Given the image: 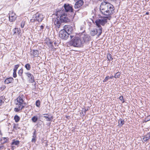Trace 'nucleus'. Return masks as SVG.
<instances>
[{
  "instance_id": "25",
  "label": "nucleus",
  "mask_w": 150,
  "mask_h": 150,
  "mask_svg": "<svg viewBox=\"0 0 150 150\" xmlns=\"http://www.w3.org/2000/svg\"><path fill=\"white\" fill-rule=\"evenodd\" d=\"M25 67L28 71L30 70L31 68V65L29 63L26 64L25 66Z\"/></svg>"
},
{
  "instance_id": "9",
  "label": "nucleus",
  "mask_w": 150,
  "mask_h": 150,
  "mask_svg": "<svg viewBox=\"0 0 150 150\" xmlns=\"http://www.w3.org/2000/svg\"><path fill=\"white\" fill-rule=\"evenodd\" d=\"M53 23L55 27L57 28H60L61 23H62L60 20V18H58V17L57 18L54 19V20H53Z\"/></svg>"
},
{
  "instance_id": "18",
  "label": "nucleus",
  "mask_w": 150,
  "mask_h": 150,
  "mask_svg": "<svg viewBox=\"0 0 150 150\" xmlns=\"http://www.w3.org/2000/svg\"><path fill=\"white\" fill-rule=\"evenodd\" d=\"M14 79L11 77L6 78L4 82L5 84H8L12 83Z\"/></svg>"
},
{
  "instance_id": "48",
  "label": "nucleus",
  "mask_w": 150,
  "mask_h": 150,
  "mask_svg": "<svg viewBox=\"0 0 150 150\" xmlns=\"http://www.w3.org/2000/svg\"><path fill=\"white\" fill-rule=\"evenodd\" d=\"M149 14V12H147L146 13V15H148Z\"/></svg>"
},
{
  "instance_id": "47",
  "label": "nucleus",
  "mask_w": 150,
  "mask_h": 150,
  "mask_svg": "<svg viewBox=\"0 0 150 150\" xmlns=\"http://www.w3.org/2000/svg\"><path fill=\"white\" fill-rule=\"evenodd\" d=\"M114 76H111L110 77V79H112L114 78Z\"/></svg>"
},
{
  "instance_id": "43",
  "label": "nucleus",
  "mask_w": 150,
  "mask_h": 150,
  "mask_svg": "<svg viewBox=\"0 0 150 150\" xmlns=\"http://www.w3.org/2000/svg\"><path fill=\"white\" fill-rule=\"evenodd\" d=\"M44 28V26L43 25H41L40 26V28L41 30H43Z\"/></svg>"
},
{
  "instance_id": "5",
  "label": "nucleus",
  "mask_w": 150,
  "mask_h": 150,
  "mask_svg": "<svg viewBox=\"0 0 150 150\" xmlns=\"http://www.w3.org/2000/svg\"><path fill=\"white\" fill-rule=\"evenodd\" d=\"M114 10H101V12L105 16V17H104L106 18L107 20H109L111 19V16L113 13V11Z\"/></svg>"
},
{
  "instance_id": "42",
  "label": "nucleus",
  "mask_w": 150,
  "mask_h": 150,
  "mask_svg": "<svg viewBox=\"0 0 150 150\" xmlns=\"http://www.w3.org/2000/svg\"><path fill=\"white\" fill-rule=\"evenodd\" d=\"M33 136H36V133L35 130L34 132L33 133Z\"/></svg>"
},
{
  "instance_id": "52",
  "label": "nucleus",
  "mask_w": 150,
  "mask_h": 150,
  "mask_svg": "<svg viewBox=\"0 0 150 150\" xmlns=\"http://www.w3.org/2000/svg\"><path fill=\"white\" fill-rule=\"evenodd\" d=\"M45 115H48V114H45Z\"/></svg>"
},
{
  "instance_id": "21",
  "label": "nucleus",
  "mask_w": 150,
  "mask_h": 150,
  "mask_svg": "<svg viewBox=\"0 0 150 150\" xmlns=\"http://www.w3.org/2000/svg\"><path fill=\"white\" fill-rule=\"evenodd\" d=\"M124 123V120L121 118L119 119L118 121V125L120 127H122Z\"/></svg>"
},
{
  "instance_id": "20",
  "label": "nucleus",
  "mask_w": 150,
  "mask_h": 150,
  "mask_svg": "<svg viewBox=\"0 0 150 150\" xmlns=\"http://www.w3.org/2000/svg\"><path fill=\"white\" fill-rule=\"evenodd\" d=\"M150 139V132L147 133L145 135L143 138V140L144 142H146Z\"/></svg>"
},
{
  "instance_id": "11",
  "label": "nucleus",
  "mask_w": 150,
  "mask_h": 150,
  "mask_svg": "<svg viewBox=\"0 0 150 150\" xmlns=\"http://www.w3.org/2000/svg\"><path fill=\"white\" fill-rule=\"evenodd\" d=\"M27 76L29 78V82L33 83L35 82L34 77L29 72L25 73Z\"/></svg>"
},
{
  "instance_id": "27",
  "label": "nucleus",
  "mask_w": 150,
  "mask_h": 150,
  "mask_svg": "<svg viewBox=\"0 0 150 150\" xmlns=\"http://www.w3.org/2000/svg\"><path fill=\"white\" fill-rule=\"evenodd\" d=\"M43 117L45 119H47L46 120L47 121H51L53 119L52 116H51L50 117H48V116H43Z\"/></svg>"
},
{
  "instance_id": "14",
  "label": "nucleus",
  "mask_w": 150,
  "mask_h": 150,
  "mask_svg": "<svg viewBox=\"0 0 150 150\" xmlns=\"http://www.w3.org/2000/svg\"><path fill=\"white\" fill-rule=\"evenodd\" d=\"M30 54L33 57H37L39 54V52L37 50H33L30 51Z\"/></svg>"
},
{
  "instance_id": "22",
  "label": "nucleus",
  "mask_w": 150,
  "mask_h": 150,
  "mask_svg": "<svg viewBox=\"0 0 150 150\" xmlns=\"http://www.w3.org/2000/svg\"><path fill=\"white\" fill-rule=\"evenodd\" d=\"M1 141H3L2 144H4L6 143H7L9 140V138L8 137H2L1 139Z\"/></svg>"
},
{
  "instance_id": "44",
  "label": "nucleus",
  "mask_w": 150,
  "mask_h": 150,
  "mask_svg": "<svg viewBox=\"0 0 150 150\" xmlns=\"http://www.w3.org/2000/svg\"><path fill=\"white\" fill-rule=\"evenodd\" d=\"M52 43H53V42L51 43V44H50L49 45H48V46L50 48V47H51V46L52 45Z\"/></svg>"
},
{
  "instance_id": "7",
  "label": "nucleus",
  "mask_w": 150,
  "mask_h": 150,
  "mask_svg": "<svg viewBox=\"0 0 150 150\" xmlns=\"http://www.w3.org/2000/svg\"><path fill=\"white\" fill-rule=\"evenodd\" d=\"M68 33L64 30H61L59 32V36L62 39L66 40L68 37Z\"/></svg>"
},
{
  "instance_id": "51",
  "label": "nucleus",
  "mask_w": 150,
  "mask_h": 150,
  "mask_svg": "<svg viewBox=\"0 0 150 150\" xmlns=\"http://www.w3.org/2000/svg\"><path fill=\"white\" fill-rule=\"evenodd\" d=\"M66 117L67 118V116H66Z\"/></svg>"
},
{
  "instance_id": "36",
  "label": "nucleus",
  "mask_w": 150,
  "mask_h": 150,
  "mask_svg": "<svg viewBox=\"0 0 150 150\" xmlns=\"http://www.w3.org/2000/svg\"><path fill=\"white\" fill-rule=\"evenodd\" d=\"M19 67V65L18 64H16L14 66V68L13 69V71H16L18 68Z\"/></svg>"
},
{
  "instance_id": "13",
  "label": "nucleus",
  "mask_w": 150,
  "mask_h": 150,
  "mask_svg": "<svg viewBox=\"0 0 150 150\" xmlns=\"http://www.w3.org/2000/svg\"><path fill=\"white\" fill-rule=\"evenodd\" d=\"M83 2L82 0H79L76 3L74 8L76 9L78 8L83 5Z\"/></svg>"
},
{
  "instance_id": "24",
  "label": "nucleus",
  "mask_w": 150,
  "mask_h": 150,
  "mask_svg": "<svg viewBox=\"0 0 150 150\" xmlns=\"http://www.w3.org/2000/svg\"><path fill=\"white\" fill-rule=\"evenodd\" d=\"M52 42L51 41L49 38H46L45 40V43L48 45L51 43Z\"/></svg>"
},
{
  "instance_id": "38",
  "label": "nucleus",
  "mask_w": 150,
  "mask_h": 150,
  "mask_svg": "<svg viewBox=\"0 0 150 150\" xmlns=\"http://www.w3.org/2000/svg\"><path fill=\"white\" fill-rule=\"evenodd\" d=\"M150 120V115L148 116L145 119V121L147 122Z\"/></svg>"
},
{
  "instance_id": "16",
  "label": "nucleus",
  "mask_w": 150,
  "mask_h": 150,
  "mask_svg": "<svg viewBox=\"0 0 150 150\" xmlns=\"http://www.w3.org/2000/svg\"><path fill=\"white\" fill-rule=\"evenodd\" d=\"M64 7V9H73L72 5L68 4H66L62 5L60 7Z\"/></svg>"
},
{
  "instance_id": "26",
  "label": "nucleus",
  "mask_w": 150,
  "mask_h": 150,
  "mask_svg": "<svg viewBox=\"0 0 150 150\" xmlns=\"http://www.w3.org/2000/svg\"><path fill=\"white\" fill-rule=\"evenodd\" d=\"M120 75L121 73L120 72L118 71L115 74L114 77L115 79L119 78Z\"/></svg>"
},
{
  "instance_id": "39",
  "label": "nucleus",
  "mask_w": 150,
  "mask_h": 150,
  "mask_svg": "<svg viewBox=\"0 0 150 150\" xmlns=\"http://www.w3.org/2000/svg\"><path fill=\"white\" fill-rule=\"evenodd\" d=\"M16 71H13V76L14 78H16L17 77Z\"/></svg>"
},
{
  "instance_id": "30",
  "label": "nucleus",
  "mask_w": 150,
  "mask_h": 150,
  "mask_svg": "<svg viewBox=\"0 0 150 150\" xmlns=\"http://www.w3.org/2000/svg\"><path fill=\"white\" fill-rule=\"evenodd\" d=\"M23 72V69L21 68L18 71V74L19 76H21Z\"/></svg>"
},
{
  "instance_id": "50",
  "label": "nucleus",
  "mask_w": 150,
  "mask_h": 150,
  "mask_svg": "<svg viewBox=\"0 0 150 150\" xmlns=\"http://www.w3.org/2000/svg\"><path fill=\"white\" fill-rule=\"evenodd\" d=\"M57 9H62L60 8H58Z\"/></svg>"
},
{
  "instance_id": "46",
  "label": "nucleus",
  "mask_w": 150,
  "mask_h": 150,
  "mask_svg": "<svg viewBox=\"0 0 150 150\" xmlns=\"http://www.w3.org/2000/svg\"><path fill=\"white\" fill-rule=\"evenodd\" d=\"M87 111V110H86L85 109H84L83 112L85 114L86 113V112Z\"/></svg>"
},
{
  "instance_id": "6",
  "label": "nucleus",
  "mask_w": 150,
  "mask_h": 150,
  "mask_svg": "<svg viewBox=\"0 0 150 150\" xmlns=\"http://www.w3.org/2000/svg\"><path fill=\"white\" fill-rule=\"evenodd\" d=\"M113 6L111 4L107 3L106 1H104L100 5V9H108L113 8Z\"/></svg>"
},
{
  "instance_id": "15",
  "label": "nucleus",
  "mask_w": 150,
  "mask_h": 150,
  "mask_svg": "<svg viewBox=\"0 0 150 150\" xmlns=\"http://www.w3.org/2000/svg\"><path fill=\"white\" fill-rule=\"evenodd\" d=\"M64 30H65L66 32L69 33L71 32L72 30V29L71 26L69 25H66L64 26Z\"/></svg>"
},
{
  "instance_id": "31",
  "label": "nucleus",
  "mask_w": 150,
  "mask_h": 150,
  "mask_svg": "<svg viewBox=\"0 0 150 150\" xmlns=\"http://www.w3.org/2000/svg\"><path fill=\"white\" fill-rule=\"evenodd\" d=\"M37 136H32V138L31 140V142L35 143L36 141Z\"/></svg>"
},
{
  "instance_id": "4",
  "label": "nucleus",
  "mask_w": 150,
  "mask_h": 150,
  "mask_svg": "<svg viewBox=\"0 0 150 150\" xmlns=\"http://www.w3.org/2000/svg\"><path fill=\"white\" fill-rule=\"evenodd\" d=\"M108 22V20L104 17H101V18L98 19L95 21V23L96 25L99 28V35H100L102 33V28L101 27L100 25L102 26H104L105 24L107 23Z\"/></svg>"
},
{
  "instance_id": "28",
  "label": "nucleus",
  "mask_w": 150,
  "mask_h": 150,
  "mask_svg": "<svg viewBox=\"0 0 150 150\" xmlns=\"http://www.w3.org/2000/svg\"><path fill=\"white\" fill-rule=\"evenodd\" d=\"M31 120L33 122H36L38 120V117L37 116H34L32 118Z\"/></svg>"
},
{
  "instance_id": "37",
  "label": "nucleus",
  "mask_w": 150,
  "mask_h": 150,
  "mask_svg": "<svg viewBox=\"0 0 150 150\" xmlns=\"http://www.w3.org/2000/svg\"><path fill=\"white\" fill-rule=\"evenodd\" d=\"M110 79V77L109 76H106L105 79L103 80V82H106L107 81Z\"/></svg>"
},
{
  "instance_id": "19",
  "label": "nucleus",
  "mask_w": 150,
  "mask_h": 150,
  "mask_svg": "<svg viewBox=\"0 0 150 150\" xmlns=\"http://www.w3.org/2000/svg\"><path fill=\"white\" fill-rule=\"evenodd\" d=\"M5 97L4 96H0V106L3 105L5 101Z\"/></svg>"
},
{
  "instance_id": "35",
  "label": "nucleus",
  "mask_w": 150,
  "mask_h": 150,
  "mask_svg": "<svg viewBox=\"0 0 150 150\" xmlns=\"http://www.w3.org/2000/svg\"><path fill=\"white\" fill-rule=\"evenodd\" d=\"M25 24V22L24 21H22L21 23V28H23Z\"/></svg>"
},
{
  "instance_id": "29",
  "label": "nucleus",
  "mask_w": 150,
  "mask_h": 150,
  "mask_svg": "<svg viewBox=\"0 0 150 150\" xmlns=\"http://www.w3.org/2000/svg\"><path fill=\"white\" fill-rule=\"evenodd\" d=\"M107 58L109 62H110V61H111L113 59V58L112 57V55L110 54H108Z\"/></svg>"
},
{
  "instance_id": "8",
  "label": "nucleus",
  "mask_w": 150,
  "mask_h": 150,
  "mask_svg": "<svg viewBox=\"0 0 150 150\" xmlns=\"http://www.w3.org/2000/svg\"><path fill=\"white\" fill-rule=\"evenodd\" d=\"M16 18V15L14 11L12 10L10 11L9 13V19L11 22L14 21Z\"/></svg>"
},
{
  "instance_id": "53",
  "label": "nucleus",
  "mask_w": 150,
  "mask_h": 150,
  "mask_svg": "<svg viewBox=\"0 0 150 150\" xmlns=\"http://www.w3.org/2000/svg\"><path fill=\"white\" fill-rule=\"evenodd\" d=\"M56 42H54V44H56Z\"/></svg>"
},
{
  "instance_id": "1",
  "label": "nucleus",
  "mask_w": 150,
  "mask_h": 150,
  "mask_svg": "<svg viewBox=\"0 0 150 150\" xmlns=\"http://www.w3.org/2000/svg\"><path fill=\"white\" fill-rule=\"evenodd\" d=\"M55 14L62 23H67L70 22L74 18L75 13L73 10H59Z\"/></svg>"
},
{
  "instance_id": "2",
  "label": "nucleus",
  "mask_w": 150,
  "mask_h": 150,
  "mask_svg": "<svg viewBox=\"0 0 150 150\" xmlns=\"http://www.w3.org/2000/svg\"><path fill=\"white\" fill-rule=\"evenodd\" d=\"M25 96L23 95L20 94L16 99V105H17V107L14 108V110L16 112H20L24 108L26 105L24 101Z\"/></svg>"
},
{
  "instance_id": "23",
  "label": "nucleus",
  "mask_w": 150,
  "mask_h": 150,
  "mask_svg": "<svg viewBox=\"0 0 150 150\" xmlns=\"http://www.w3.org/2000/svg\"><path fill=\"white\" fill-rule=\"evenodd\" d=\"M14 119L16 122H18L20 121V118L18 116L16 115L14 116Z\"/></svg>"
},
{
  "instance_id": "10",
  "label": "nucleus",
  "mask_w": 150,
  "mask_h": 150,
  "mask_svg": "<svg viewBox=\"0 0 150 150\" xmlns=\"http://www.w3.org/2000/svg\"><path fill=\"white\" fill-rule=\"evenodd\" d=\"M35 18L37 21L39 22H41L43 18V16L42 13L37 12L35 14Z\"/></svg>"
},
{
  "instance_id": "3",
  "label": "nucleus",
  "mask_w": 150,
  "mask_h": 150,
  "mask_svg": "<svg viewBox=\"0 0 150 150\" xmlns=\"http://www.w3.org/2000/svg\"><path fill=\"white\" fill-rule=\"evenodd\" d=\"M85 37L82 38L79 37H75L70 42L71 45L75 47H80L83 46V45L85 42Z\"/></svg>"
},
{
  "instance_id": "17",
  "label": "nucleus",
  "mask_w": 150,
  "mask_h": 150,
  "mask_svg": "<svg viewBox=\"0 0 150 150\" xmlns=\"http://www.w3.org/2000/svg\"><path fill=\"white\" fill-rule=\"evenodd\" d=\"M13 35H19L21 33V31L19 28H16L13 30Z\"/></svg>"
},
{
  "instance_id": "41",
  "label": "nucleus",
  "mask_w": 150,
  "mask_h": 150,
  "mask_svg": "<svg viewBox=\"0 0 150 150\" xmlns=\"http://www.w3.org/2000/svg\"><path fill=\"white\" fill-rule=\"evenodd\" d=\"M6 88V86L5 85H2L0 87V88L2 91L4 90Z\"/></svg>"
},
{
  "instance_id": "34",
  "label": "nucleus",
  "mask_w": 150,
  "mask_h": 150,
  "mask_svg": "<svg viewBox=\"0 0 150 150\" xmlns=\"http://www.w3.org/2000/svg\"><path fill=\"white\" fill-rule=\"evenodd\" d=\"M119 99L122 101V103L125 102V99L122 96H120L119 98Z\"/></svg>"
},
{
  "instance_id": "49",
  "label": "nucleus",
  "mask_w": 150,
  "mask_h": 150,
  "mask_svg": "<svg viewBox=\"0 0 150 150\" xmlns=\"http://www.w3.org/2000/svg\"><path fill=\"white\" fill-rule=\"evenodd\" d=\"M73 37V36H71V35L70 36V37L71 38H72Z\"/></svg>"
},
{
  "instance_id": "33",
  "label": "nucleus",
  "mask_w": 150,
  "mask_h": 150,
  "mask_svg": "<svg viewBox=\"0 0 150 150\" xmlns=\"http://www.w3.org/2000/svg\"><path fill=\"white\" fill-rule=\"evenodd\" d=\"M35 105L38 107H39L40 105V102L39 100H38L36 101Z\"/></svg>"
},
{
  "instance_id": "45",
  "label": "nucleus",
  "mask_w": 150,
  "mask_h": 150,
  "mask_svg": "<svg viewBox=\"0 0 150 150\" xmlns=\"http://www.w3.org/2000/svg\"><path fill=\"white\" fill-rule=\"evenodd\" d=\"M4 147V146H0V150H1V149H2Z\"/></svg>"
},
{
  "instance_id": "12",
  "label": "nucleus",
  "mask_w": 150,
  "mask_h": 150,
  "mask_svg": "<svg viewBox=\"0 0 150 150\" xmlns=\"http://www.w3.org/2000/svg\"><path fill=\"white\" fill-rule=\"evenodd\" d=\"M20 144V142L18 140H16L15 139L13 140L12 142H11V149L13 150L15 148V146H14L16 145L17 146H18Z\"/></svg>"
},
{
  "instance_id": "40",
  "label": "nucleus",
  "mask_w": 150,
  "mask_h": 150,
  "mask_svg": "<svg viewBox=\"0 0 150 150\" xmlns=\"http://www.w3.org/2000/svg\"><path fill=\"white\" fill-rule=\"evenodd\" d=\"M50 48L51 49V50L53 51H54L56 50V48H54L53 46V45H52L51 46V47H50Z\"/></svg>"
},
{
  "instance_id": "32",
  "label": "nucleus",
  "mask_w": 150,
  "mask_h": 150,
  "mask_svg": "<svg viewBox=\"0 0 150 150\" xmlns=\"http://www.w3.org/2000/svg\"><path fill=\"white\" fill-rule=\"evenodd\" d=\"M97 30H92L91 32V34L93 36H94L95 35H96L97 33Z\"/></svg>"
}]
</instances>
